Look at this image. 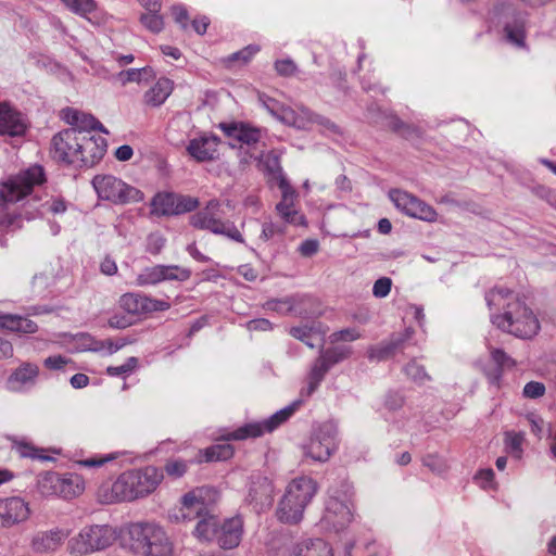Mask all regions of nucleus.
Instances as JSON below:
<instances>
[{
	"mask_svg": "<svg viewBox=\"0 0 556 556\" xmlns=\"http://www.w3.org/2000/svg\"><path fill=\"white\" fill-rule=\"evenodd\" d=\"M117 539L116 529L110 525L85 526L67 543L70 554L86 556L110 547Z\"/></svg>",
	"mask_w": 556,
	"mask_h": 556,
	"instance_id": "7",
	"label": "nucleus"
},
{
	"mask_svg": "<svg viewBox=\"0 0 556 556\" xmlns=\"http://www.w3.org/2000/svg\"><path fill=\"white\" fill-rule=\"evenodd\" d=\"M141 22L146 28L153 33H160L164 27V22L157 12H149L141 16Z\"/></svg>",
	"mask_w": 556,
	"mask_h": 556,
	"instance_id": "53",
	"label": "nucleus"
},
{
	"mask_svg": "<svg viewBox=\"0 0 556 556\" xmlns=\"http://www.w3.org/2000/svg\"><path fill=\"white\" fill-rule=\"evenodd\" d=\"M62 118L68 125H72L73 128L77 129L86 134L88 130H100L102 132H108L102 124L92 115L80 112L73 108H66L62 110Z\"/></svg>",
	"mask_w": 556,
	"mask_h": 556,
	"instance_id": "27",
	"label": "nucleus"
},
{
	"mask_svg": "<svg viewBox=\"0 0 556 556\" xmlns=\"http://www.w3.org/2000/svg\"><path fill=\"white\" fill-rule=\"evenodd\" d=\"M129 549L137 556H174L175 543L155 521H136L126 528Z\"/></svg>",
	"mask_w": 556,
	"mask_h": 556,
	"instance_id": "2",
	"label": "nucleus"
},
{
	"mask_svg": "<svg viewBox=\"0 0 556 556\" xmlns=\"http://www.w3.org/2000/svg\"><path fill=\"white\" fill-rule=\"evenodd\" d=\"M0 327L23 333H35L38 329V326L33 320L11 314H0Z\"/></svg>",
	"mask_w": 556,
	"mask_h": 556,
	"instance_id": "33",
	"label": "nucleus"
},
{
	"mask_svg": "<svg viewBox=\"0 0 556 556\" xmlns=\"http://www.w3.org/2000/svg\"><path fill=\"white\" fill-rule=\"evenodd\" d=\"M392 288V280L389 277L377 279L372 286V295L377 299H383L389 295Z\"/></svg>",
	"mask_w": 556,
	"mask_h": 556,
	"instance_id": "55",
	"label": "nucleus"
},
{
	"mask_svg": "<svg viewBox=\"0 0 556 556\" xmlns=\"http://www.w3.org/2000/svg\"><path fill=\"white\" fill-rule=\"evenodd\" d=\"M281 200L276 204V211L279 217L287 224L294 226H305L306 219L295 207L298 198L296 191L288 180H281Z\"/></svg>",
	"mask_w": 556,
	"mask_h": 556,
	"instance_id": "19",
	"label": "nucleus"
},
{
	"mask_svg": "<svg viewBox=\"0 0 556 556\" xmlns=\"http://www.w3.org/2000/svg\"><path fill=\"white\" fill-rule=\"evenodd\" d=\"M39 492L45 496H59L60 475L55 472H47L38 480Z\"/></svg>",
	"mask_w": 556,
	"mask_h": 556,
	"instance_id": "39",
	"label": "nucleus"
},
{
	"mask_svg": "<svg viewBox=\"0 0 556 556\" xmlns=\"http://www.w3.org/2000/svg\"><path fill=\"white\" fill-rule=\"evenodd\" d=\"M220 128L228 137L247 144H252L260 140V130L242 123L222 124Z\"/></svg>",
	"mask_w": 556,
	"mask_h": 556,
	"instance_id": "31",
	"label": "nucleus"
},
{
	"mask_svg": "<svg viewBox=\"0 0 556 556\" xmlns=\"http://www.w3.org/2000/svg\"><path fill=\"white\" fill-rule=\"evenodd\" d=\"M352 353L350 346H333L320 352V356L332 367L339 362L348 358Z\"/></svg>",
	"mask_w": 556,
	"mask_h": 556,
	"instance_id": "45",
	"label": "nucleus"
},
{
	"mask_svg": "<svg viewBox=\"0 0 556 556\" xmlns=\"http://www.w3.org/2000/svg\"><path fill=\"white\" fill-rule=\"evenodd\" d=\"M424 466L434 473H443L447 470L446 462L437 454H428L422 458Z\"/></svg>",
	"mask_w": 556,
	"mask_h": 556,
	"instance_id": "52",
	"label": "nucleus"
},
{
	"mask_svg": "<svg viewBox=\"0 0 556 556\" xmlns=\"http://www.w3.org/2000/svg\"><path fill=\"white\" fill-rule=\"evenodd\" d=\"M92 186L100 199L114 204L135 203L143 200V193L139 189L113 175L94 176Z\"/></svg>",
	"mask_w": 556,
	"mask_h": 556,
	"instance_id": "9",
	"label": "nucleus"
},
{
	"mask_svg": "<svg viewBox=\"0 0 556 556\" xmlns=\"http://www.w3.org/2000/svg\"><path fill=\"white\" fill-rule=\"evenodd\" d=\"M190 276V269L178 265H155L144 268L137 276V285H156L165 280L186 281Z\"/></svg>",
	"mask_w": 556,
	"mask_h": 556,
	"instance_id": "17",
	"label": "nucleus"
},
{
	"mask_svg": "<svg viewBox=\"0 0 556 556\" xmlns=\"http://www.w3.org/2000/svg\"><path fill=\"white\" fill-rule=\"evenodd\" d=\"M199 202L192 197L160 192L151 201V214L156 216L179 215L193 211Z\"/></svg>",
	"mask_w": 556,
	"mask_h": 556,
	"instance_id": "14",
	"label": "nucleus"
},
{
	"mask_svg": "<svg viewBox=\"0 0 556 556\" xmlns=\"http://www.w3.org/2000/svg\"><path fill=\"white\" fill-rule=\"evenodd\" d=\"M289 333L293 338L304 342L308 348H314V344L309 341L311 330L307 327H292Z\"/></svg>",
	"mask_w": 556,
	"mask_h": 556,
	"instance_id": "63",
	"label": "nucleus"
},
{
	"mask_svg": "<svg viewBox=\"0 0 556 556\" xmlns=\"http://www.w3.org/2000/svg\"><path fill=\"white\" fill-rule=\"evenodd\" d=\"M331 342H340V341H355L361 338V333L355 328H348L340 331L333 332L331 336Z\"/></svg>",
	"mask_w": 556,
	"mask_h": 556,
	"instance_id": "58",
	"label": "nucleus"
},
{
	"mask_svg": "<svg viewBox=\"0 0 556 556\" xmlns=\"http://www.w3.org/2000/svg\"><path fill=\"white\" fill-rule=\"evenodd\" d=\"M412 334L413 330L406 329L404 333L391 337L389 341L381 343L379 346L370 349L368 354L369 358L381 361L389 357L404 343V341L408 340Z\"/></svg>",
	"mask_w": 556,
	"mask_h": 556,
	"instance_id": "32",
	"label": "nucleus"
},
{
	"mask_svg": "<svg viewBox=\"0 0 556 556\" xmlns=\"http://www.w3.org/2000/svg\"><path fill=\"white\" fill-rule=\"evenodd\" d=\"M491 24L507 43L518 49L527 47L526 17L513 3L495 5L491 13Z\"/></svg>",
	"mask_w": 556,
	"mask_h": 556,
	"instance_id": "6",
	"label": "nucleus"
},
{
	"mask_svg": "<svg viewBox=\"0 0 556 556\" xmlns=\"http://www.w3.org/2000/svg\"><path fill=\"white\" fill-rule=\"evenodd\" d=\"M317 491L318 484L311 477L294 478L287 485L286 492L278 504L277 518L283 523H299Z\"/></svg>",
	"mask_w": 556,
	"mask_h": 556,
	"instance_id": "4",
	"label": "nucleus"
},
{
	"mask_svg": "<svg viewBox=\"0 0 556 556\" xmlns=\"http://www.w3.org/2000/svg\"><path fill=\"white\" fill-rule=\"evenodd\" d=\"M219 201L211 200L206 206L190 217V224L198 229L210 230L215 235H223L230 240L243 243L240 230L231 222H223L217 217Z\"/></svg>",
	"mask_w": 556,
	"mask_h": 556,
	"instance_id": "10",
	"label": "nucleus"
},
{
	"mask_svg": "<svg viewBox=\"0 0 556 556\" xmlns=\"http://www.w3.org/2000/svg\"><path fill=\"white\" fill-rule=\"evenodd\" d=\"M137 367H138V358L131 356V357L127 358V361L119 366H109L106 368V372L109 376H112V377H116V376L126 377L129 374H131Z\"/></svg>",
	"mask_w": 556,
	"mask_h": 556,
	"instance_id": "49",
	"label": "nucleus"
},
{
	"mask_svg": "<svg viewBox=\"0 0 556 556\" xmlns=\"http://www.w3.org/2000/svg\"><path fill=\"white\" fill-rule=\"evenodd\" d=\"M308 115H309V122L304 129H309L313 125H317L320 127V129L323 131H329V132H333V134L338 132L337 125L333 122H331L330 119H328L327 117L314 114L311 111H308Z\"/></svg>",
	"mask_w": 556,
	"mask_h": 556,
	"instance_id": "50",
	"label": "nucleus"
},
{
	"mask_svg": "<svg viewBox=\"0 0 556 556\" xmlns=\"http://www.w3.org/2000/svg\"><path fill=\"white\" fill-rule=\"evenodd\" d=\"M275 70L280 76H291L296 72V65L291 59L277 60Z\"/></svg>",
	"mask_w": 556,
	"mask_h": 556,
	"instance_id": "59",
	"label": "nucleus"
},
{
	"mask_svg": "<svg viewBox=\"0 0 556 556\" xmlns=\"http://www.w3.org/2000/svg\"><path fill=\"white\" fill-rule=\"evenodd\" d=\"M201 519L198 521L194 528V535L200 541H213L217 539L218 531V519L213 515H208L207 513L200 517Z\"/></svg>",
	"mask_w": 556,
	"mask_h": 556,
	"instance_id": "35",
	"label": "nucleus"
},
{
	"mask_svg": "<svg viewBox=\"0 0 556 556\" xmlns=\"http://www.w3.org/2000/svg\"><path fill=\"white\" fill-rule=\"evenodd\" d=\"M523 441H525L523 432L507 431L504 434V443H505L506 451L517 459H520L522 456Z\"/></svg>",
	"mask_w": 556,
	"mask_h": 556,
	"instance_id": "40",
	"label": "nucleus"
},
{
	"mask_svg": "<svg viewBox=\"0 0 556 556\" xmlns=\"http://www.w3.org/2000/svg\"><path fill=\"white\" fill-rule=\"evenodd\" d=\"M218 139L215 136L192 139L187 151L199 162L212 161L218 155Z\"/></svg>",
	"mask_w": 556,
	"mask_h": 556,
	"instance_id": "28",
	"label": "nucleus"
},
{
	"mask_svg": "<svg viewBox=\"0 0 556 556\" xmlns=\"http://www.w3.org/2000/svg\"><path fill=\"white\" fill-rule=\"evenodd\" d=\"M52 282V277L49 274L40 273L33 277V287L37 292L45 291Z\"/></svg>",
	"mask_w": 556,
	"mask_h": 556,
	"instance_id": "62",
	"label": "nucleus"
},
{
	"mask_svg": "<svg viewBox=\"0 0 556 556\" xmlns=\"http://www.w3.org/2000/svg\"><path fill=\"white\" fill-rule=\"evenodd\" d=\"M302 404V400H296L285 408L276 412L269 418L263 421L250 422L242 427H239L237 430L227 432L223 435V439L226 441L230 440H245L249 438H257L263 435L266 432H271L276 428H278L282 422L289 419L292 414L299 408Z\"/></svg>",
	"mask_w": 556,
	"mask_h": 556,
	"instance_id": "11",
	"label": "nucleus"
},
{
	"mask_svg": "<svg viewBox=\"0 0 556 556\" xmlns=\"http://www.w3.org/2000/svg\"><path fill=\"white\" fill-rule=\"evenodd\" d=\"M187 469L188 464L182 459H169L164 467L165 472L173 478L182 477Z\"/></svg>",
	"mask_w": 556,
	"mask_h": 556,
	"instance_id": "54",
	"label": "nucleus"
},
{
	"mask_svg": "<svg viewBox=\"0 0 556 556\" xmlns=\"http://www.w3.org/2000/svg\"><path fill=\"white\" fill-rule=\"evenodd\" d=\"M26 125L21 113L15 111L10 103H0V135L21 136L24 134Z\"/></svg>",
	"mask_w": 556,
	"mask_h": 556,
	"instance_id": "25",
	"label": "nucleus"
},
{
	"mask_svg": "<svg viewBox=\"0 0 556 556\" xmlns=\"http://www.w3.org/2000/svg\"><path fill=\"white\" fill-rule=\"evenodd\" d=\"M144 312H159L166 311L170 307V304L163 300L151 299L143 296Z\"/></svg>",
	"mask_w": 556,
	"mask_h": 556,
	"instance_id": "61",
	"label": "nucleus"
},
{
	"mask_svg": "<svg viewBox=\"0 0 556 556\" xmlns=\"http://www.w3.org/2000/svg\"><path fill=\"white\" fill-rule=\"evenodd\" d=\"M12 441V448L21 456V457H28L31 459H40V460H47L50 459L49 457L43 455V450L36 447L30 442H27L24 439H11Z\"/></svg>",
	"mask_w": 556,
	"mask_h": 556,
	"instance_id": "38",
	"label": "nucleus"
},
{
	"mask_svg": "<svg viewBox=\"0 0 556 556\" xmlns=\"http://www.w3.org/2000/svg\"><path fill=\"white\" fill-rule=\"evenodd\" d=\"M283 233V228L275 223H265L262 226V232L260 235V239L263 241H267L274 238L276 235Z\"/></svg>",
	"mask_w": 556,
	"mask_h": 556,
	"instance_id": "60",
	"label": "nucleus"
},
{
	"mask_svg": "<svg viewBox=\"0 0 556 556\" xmlns=\"http://www.w3.org/2000/svg\"><path fill=\"white\" fill-rule=\"evenodd\" d=\"M43 182L41 166H33L0 184V202L15 203L28 195L33 188Z\"/></svg>",
	"mask_w": 556,
	"mask_h": 556,
	"instance_id": "12",
	"label": "nucleus"
},
{
	"mask_svg": "<svg viewBox=\"0 0 556 556\" xmlns=\"http://www.w3.org/2000/svg\"><path fill=\"white\" fill-rule=\"evenodd\" d=\"M155 77V72L152 67L146 66L141 68H129L126 71H121L117 74L118 80L125 86L128 83H148L149 80Z\"/></svg>",
	"mask_w": 556,
	"mask_h": 556,
	"instance_id": "37",
	"label": "nucleus"
},
{
	"mask_svg": "<svg viewBox=\"0 0 556 556\" xmlns=\"http://www.w3.org/2000/svg\"><path fill=\"white\" fill-rule=\"evenodd\" d=\"M218 493L214 488L201 486L191 490L181 497L184 518L197 517L207 513L208 506L216 502Z\"/></svg>",
	"mask_w": 556,
	"mask_h": 556,
	"instance_id": "18",
	"label": "nucleus"
},
{
	"mask_svg": "<svg viewBox=\"0 0 556 556\" xmlns=\"http://www.w3.org/2000/svg\"><path fill=\"white\" fill-rule=\"evenodd\" d=\"M30 515L28 503L22 497L0 498V527L11 528L25 522Z\"/></svg>",
	"mask_w": 556,
	"mask_h": 556,
	"instance_id": "20",
	"label": "nucleus"
},
{
	"mask_svg": "<svg viewBox=\"0 0 556 556\" xmlns=\"http://www.w3.org/2000/svg\"><path fill=\"white\" fill-rule=\"evenodd\" d=\"M43 205L47 208V211L55 215L63 214L67 208L66 202L60 198H53L47 201Z\"/></svg>",
	"mask_w": 556,
	"mask_h": 556,
	"instance_id": "64",
	"label": "nucleus"
},
{
	"mask_svg": "<svg viewBox=\"0 0 556 556\" xmlns=\"http://www.w3.org/2000/svg\"><path fill=\"white\" fill-rule=\"evenodd\" d=\"M121 307L130 314H140L144 312L143 295L126 293L119 299Z\"/></svg>",
	"mask_w": 556,
	"mask_h": 556,
	"instance_id": "44",
	"label": "nucleus"
},
{
	"mask_svg": "<svg viewBox=\"0 0 556 556\" xmlns=\"http://www.w3.org/2000/svg\"><path fill=\"white\" fill-rule=\"evenodd\" d=\"M258 101L270 115L288 126L305 128L309 122L308 110L305 108L294 110L263 93L258 96Z\"/></svg>",
	"mask_w": 556,
	"mask_h": 556,
	"instance_id": "16",
	"label": "nucleus"
},
{
	"mask_svg": "<svg viewBox=\"0 0 556 556\" xmlns=\"http://www.w3.org/2000/svg\"><path fill=\"white\" fill-rule=\"evenodd\" d=\"M78 340L81 342L80 343V346L83 350L85 351H93V352H97V351H101L105 348L106 343L103 342V341H97L94 340L92 337H90L89 334L87 333H81L78 336ZM108 348H109V352L110 354L116 352L119 346L118 345H113L112 342H108Z\"/></svg>",
	"mask_w": 556,
	"mask_h": 556,
	"instance_id": "46",
	"label": "nucleus"
},
{
	"mask_svg": "<svg viewBox=\"0 0 556 556\" xmlns=\"http://www.w3.org/2000/svg\"><path fill=\"white\" fill-rule=\"evenodd\" d=\"M476 483L484 490H493L496 488L494 480V471L491 468L479 470L473 477Z\"/></svg>",
	"mask_w": 556,
	"mask_h": 556,
	"instance_id": "51",
	"label": "nucleus"
},
{
	"mask_svg": "<svg viewBox=\"0 0 556 556\" xmlns=\"http://www.w3.org/2000/svg\"><path fill=\"white\" fill-rule=\"evenodd\" d=\"M404 372L417 384H424L426 381L430 380V376L426 372L425 368L415 361L409 362L404 367Z\"/></svg>",
	"mask_w": 556,
	"mask_h": 556,
	"instance_id": "47",
	"label": "nucleus"
},
{
	"mask_svg": "<svg viewBox=\"0 0 556 556\" xmlns=\"http://www.w3.org/2000/svg\"><path fill=\"white\" fill-rule=\"evenodd\" d=\"M337 448L338 427L332 421L319 425L302 446L304 457L318 463L327 462Z\"/></svg>",
	"mask_w": 556,
	"mask_h": 556,
	"instance_id": "8",
	"label": "nucleus"
},
{
	"mask_svg": "<svg viewBox=\"0 0 556 556\" xmlns=\"http://www.w3.org/2000/svg\"><path fill=\"white\" fill-rule=\"evenodd\" d=\"M206 462L226 460L233 455V447L229 443L215 444L204 451Z\"/></svg>",
	"mask_w": 556,
	"mask_h": 556,
	"instance_id": "43",
	"label": "nucleus"
},
{
	"mask_svg": "<svg viewBox=\"0 0 556 556\" xmlns=\"http://www.w3.org/2000/svg\"><path fill=\"white\" fill-rule=\"evenodd\" d=\"M78 153L79 165L92 166L98 163L105 153L104 140L79 131Z\"/></svg>",
	"mask_w": 556,
	"mask_h": 556,
	"instance_id": "23",
	"label": "nucleus"
},
{
	"mask_svg": "<svg viewBox=\"0 0 556 556\" xmlns=\"http://www.w3.org/2000/svg\"><path fill=\"white\" fill-rule=\"evenodd\" d=\"M258 51L260 47L257 45H249L242 50L232 53L228 60L230 62L241 61L242 63H248Z\"/></svg>",
	"mask_w": 556,
	"mask_h": 556,
	"instance_id": "56",
	"label": "nucleus"
},
{
	"mask_svg": "<svg viewBox=\"0 0 556 556\" xmlns=\"http://www.w3.org/2000/svg\"><path fill=\"white\" fill-rule=\"evenodd\" d=\"M39 375V367L34 363H22L8 378V389L24 392L33 388Z\"/></svg>",
	"mask_w": 556,
	"mask_h": 556,
	"instance_id": "24",
	"label": "nucleus"
},
{
	"mask_svg": "<svg viewBox=\"0 0 556 556\" xmlns=\"http://www.w3.org/2000/svg\"><path fill=\"white\" fill-rule=\"evenodd\" d=\"M243 534V520L240 516L225 519L218 523L217 544L225 549L237 547Z\"/></svg>",
	"mask_w": 556,
	"mask_h": 556,
	"instance_id": "22",
	"label": "nucleus"
},
{
	"mask_svg": "<svg viewBox=\"0 0 556 556\" xmlns=\"http://www.w3.org/2000/svg\"><path fill=\"white\" fill-rule=\"evenodd\" d=\"M163 480V472L153 466L123 472L112 484L115 501H134L154 492Z\"/></svg>",
	"mask_w": 556,
	"mask_h": 556,
	"instance_id": "5",
	"label": "nucleus"
},
{
	"mask_svg": "<svg viewBox=\"0 0 556 556\" xmlns=\"http://www.w3.org/2000/svg\"><path fill=\"white\" fill-rule=\"evenodd\" d=\"M545 386L539 381H530L523 387L522 394L527 399H539L545 394Z\"/></svg>",
	"mask_w": 556,
	"mask_h": 556,
	"instance_id": "57",
	"label": "nucleus"
},
{
	"mask_svg": "<svg viewBox=\"0 0 556 556\" xmlns=\"http://www.w3.org/2000/svg\"><path fill=\"white\" fill-rule=\"evenodd\" d=\"M477 366L484 374L488 381L498 388L503 376V368L515 366V362L503 350L492 349L491 363L483 364L482 362H477Z\"/></svg>",
	"mask_w": 556,
	"mask_h": 556,
	"instance_id": "21",
	"label": "nucleus"
},
{
	"mask_svg": "<svg viewBox=\"0 0 556 556\" xmlns=\"http://www.w3.org/2000/svg\"><path fill=\"white\" fill-rule=\"evenodd\" d=\"M85 483L78 475L60 476L59 497L71 500L83 493Z\"/></svg>",
	"mask_w": 556,
	"mask_h": 556,
	"instance_id": "36",
	"label": "nucleus"
},
{
	"mask_svg": "<svg viewBox=\"0 0 556 556\" xmlns=\"http://www.w3.org/2000/svg\"><path fill=\"white\" fill-rule=\"evenodd\" d=\"M71 12L81 17H87L88 14L97 10V2L94 0H60Z\"/></svg>",
	"mask_w": 556,
	"mask_h": 556,
	"instance_id": "41",
	"label": "nucleus"
},
{
	"mask_svg": "<svg viewBox=\"0 0 556 556\" xmlns=\"http://www.w3.org/2000/svg\"><path fill=\"white\" fill-rule=\"evenodd\" d=\"M298 298L291 296L281 300H271L266 303V308L280 314H288L294 311Z\"/></svg>",
	"mask_w": 556,
	"mask_h": 556,
	"instance_id": "48",
	"label": "nucleus"
},
{
	"mask_svg": "<svg viewBox=\"0 0 556 556\" xmlns=\"http://www.w3.org/2000/svg\"><path fill=\"white\" fill-rule=\"evenodd\" d=\"M79 131L75 128L64 129L51 139V155L58 162L78 164Z\"/></svg>",
	"mask_w": 556,
	"mask_h": 556,
	"instance_id": "15",
	"label": "nucleus"
},
{
	"mask_svg": "<svg viewBox=\"0 0 556 556\" xmlns=\"http://www.w3.org/2000/svg\"><path fill=\"white\" fill-rule=\"evenodd\" d=\"M174 83L167 77H160L143 94V103L151 108L161 106L172 94Z\"/></svg>",
	"mask_w": 556,
	"mask_h": 556,
	"instance_id": "30",
	"label": "nucleus"
},
{
	"mask_svg": "<svg viewBox=\"0 0 556 556\" xmlns=\"http://www.w3.org/2000/svg\"><path fill=\"white\" fill-rule=\"evenodd\" d=\"M287 551V556H334L332 545L324 539L306 540Z\"/></svg>",
	"mask_w": 556,
	"mask_h": 556,
	"instance_id": "29",
	"label": "nucleus"
},
{
	"mask_svg": "<svg viewBox=\"0 0 556 556\" xmlns=\"http://www.w3.org/2000/svg\"><path fill=\"white\" fill-rule=\"evenodd\" d=\"M354 519L353 489L349 483L330 488L319 526L325 532L344 531Z\"/></svg>",
	"mask_w": 556,
	"mask_h": 556,
	"instance_id": "3",
	"label": "nucleus"
},
{
	"mask_svg": "<svg viewBox=\"0 0 556 556\" xmlns=\"http://www.w3.org/2000/svg\"><path fill=\"white\" fill-rule=\"evenodd\" d=\"M331 368L329 363H327L320 355L314 362L311 371L307 376V387L302 390L301 396H309L315 390L318 388L319 383L323 381L327 371Z\"/></svg>",
	"mask_w": 556,
	"mask_h": 556,
	"instance_id": "34",
	"label": "nucleus"
},
{
	"mask_svg": "<svg viewBox=\"0 0 556 556\" xmlns=\"http://www.w3.org/2000/svg\"><path fill=\"white\" fill-rule=\"evenodd\" d=\"M491 323L502 331L520 339H532L540 331V321L513 291L494 288L485 295Z\"/></svg>",
	"mask_w": 556,
	"mask_h": 556,
	"instance_id": "1",
	"label": "nucleus"
},
{
	"mask_svg": "<svg viewBox=\"0 0 556 556\" xmlns=\"http://www.w3.org/2000/svg\"><path fill=\"white\" fill-rule=\"evenodd\" d=\"M389 199L405 215L424 222L433 223L438 219L437 211L416 195L401 190L391 189Z\"/></svg>",
	"mask_w": 556,
	"mask_h": 556,
	"instance_id": "13",
	"label": "nucleus"
},
{
	"mask_svg": "<svg viewBox=\"0 0 556 556\" xmlns=\"http://www.w3.org/2000/svg\"><path fill=\"white\" fill-rule=\"evenodd\" d=\"M70 535V531L53 529L39 532L31 539V548L36 553H50L56 551Z\"/></svg>",
	"mask_w": 556,
	"mask_h": 556,
	"instance_id": "26",
	"label": "nucleus"
},
{
	"mask_svg": "<svg viewBox=\"0 0 556 556\" xmlns=\"http://www.w3.org/2000/svg\"><path fill=\"white\" fill-rule=\"evenodd\" d=\"M263 165L271 176V180H275L278 187H281V180H287V178L283 175L278 156L271 153L266 154L263 159Z\"/></svg>",
	"mask_w": 556,
	"mask_h": 556,
	"instance_id": "42",
	"label": "nucleus"
}]
</instances>
